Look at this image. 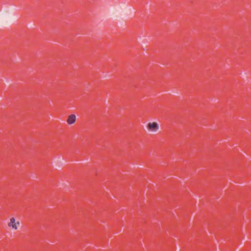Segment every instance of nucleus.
Wrapping results in <instances>:
<instances>
[{
  "label": "nucleus",
  "mask_w": 251,
  "mask_h": 251,
  "mask_svg": "<svg viewBox=\"0 0 251 251\" xmlns=\"http://www.w3.org/2000/svg\"><path fill=\"white\" fill-rule=\"evenodd\" d=\"M147 128L150 132H155L159 129V126L156 122H150L147 126Z\"/></svg>",
  "instance_id": "f257e3e1"
},
{
  "label": "nucleus",
  "mask_w": 251,
  "mask_h": 251,
  "mask_svg": "<svg viewBox=\"0 0 251 251\" xmlns=\"http://www.w3.org/2000/svg\"><path fill=\"white\" fill-rule=\"evenodd\" d=\"M19 225V222H16V220L14 217L11 218L9 222L8 223V226L14 230H17L18 229V226Z\"/></svg>",
  "instance_id": "f03ea898"
},
{
  "label": "nucleus",
  "mask_w": 251,
  "mask_h": 251,
  "mask_svg": "<svg viewBox=\"0 0 251 251\" xmlns=\"http://www.w3.org/2000/svg\"><path fill=\"white\" fill-rule=\"evenodd\" d=\"M75 115L74 114H71L68 117L67 122L68 124L71 125L75 122Z\"/></svg>",
  "instance_id": "7ed1b4c3"
}]
</instances>
